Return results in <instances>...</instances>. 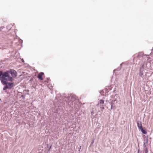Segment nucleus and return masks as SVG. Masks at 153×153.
I'll list each match as a JSON object with an SVG mask.
<instances>
[{
	"label": "nucleus",
	"mask_w": 153,
	"mask_h": 153,
	"mask_svg": "<svg viewBox=\"0 0 153 153\" xmlns=\"http://www.w3.org/2000/svg\"><path fill=\"white\" fill-rule=\"evenodd\" d=\"M67 100L66 101L65 104L68 107L73 106V105L77 101V97L75 95H71L66 97Z\"/></svg>",
	"instance_id": "f257e3e1"
},
{
	"label": "nucleus",
	"mask_w": 153,
	"mask_h": 153,
	"mask_svg": "<svg viewBox=\"0 0 153 153\" xmlns=\"http://www.w3.org/2000/svg\"><path fill=\"white\" fill-rule=\"evenodd\" d=\"M3 81L4 82H2L1 83L3 85H6L3 89L4 91L7 89H10L13 86L14 84L13 82H12V80H10V79L6 77Z\"/></svg>",
	"instance_id": "f03ea898"
},
{
	"label": "nucleus",
	"mask_w": 153,
	"mask_h": 153,
	"mask_svg": "<svg viewBox=\"0 0 153 153\" xmlns=\"http://www.w3.org/2000/svg\"><path fill=\"white\" fill-rule=\"evenodd\" d=\"M5 72V74H6V77L11 80H13V77H16L17 75L16 71L13 69H10Z\"/></svg>",
	"instance_id": "7ed1b4c3"
},
{
	"label": "nucleus",
	"mask_w": 153,
	"mask_h": 153,
	"mask_svg": "<svg viewBox=\"0 0 153 153\" xmlns=\"http://www.w3.org/2000/svg\"><path fill=\"white\" fill-rule=\"evenodd\" d=\"M147 64L145 63L141 64V67H140L139 69V76L141 77H143L144 73L145 72L146 70V71L147 70Z\"/></svg>",
	"instance_id": "20e7f679"
},
{
	"label": "nucleus",
	"mask_w": 153,
	"mask_h": 153,
	"mask_svg": "<svg viewBox=\"0 0 153 153\" xmlns=\"http://www.w3.org/2000/svg\"><path fill=\"white\" fill-rule=\"evenodd\" d=\"M6 74H5V72H3L2 71H0V80L1 83L4 82L3 81L5 79L6 77Z\"/></svg>",
	"instance_id": "39448f33"
},
{
	"label": "nucleus",
	"mask_w": 153,
	"mask_h": 153,
	"mask_svg": "<svg viewBox=\"0 0 153 153\" xmlns=\"http://www.w3.org/2000/svg\"><path fill=\"white\" fill-rule=\"evenodd\" d=\"M137 127L138 128L140 129L143 127L142 125V123L140 121H138L137 122Z\"/></svg>",
	"instance_id": "423d86ee"
},
{
	"label": "nucleus",
	"mask_w": 153,
	"mask_h": 153,
	"mask_svg": "<svg viewBox=\"0 0 153 153\" xmlns=\"http://www.w3.org/2000/svg\"><path fill=\"white\" fill-rule=\"evenodd\" d=\"M142 133L143 134H146L147 133L146 130L145 128H143L142 127L140 129Z\"/></svg>",
	"instance_id": "0eeeda50"
},
{
	"label": "nucleus",
	"mask_w": 153,
	"mask_h": 153,
	"mask_svg": "<svg viewBox=\"0 0 153 153\" xmlns=\"http://www.w3.org/2000/svg\"><path fill=\"white\" fill-rule=\"evenodd\" d=\"M144 55V53L143 52H140L137 56V57L138 58H140L141 57H142L143 55Z\"/></svg>",
	"instance_id": "6e6552de"
},
{
	"label": "nucleus",
	"mask_w": 153,
	"mask_h": 153,
	"mask_svg": "<svg viewBox=\"0 0 153 153\" xmlns=\"http://www.w3.org/2000/svg\"><path fill=\"white\" fill-rule=\"evenodd\" d=\"M13 25L11 24L8 25L6 26V29L7 30H9L11 29Z\"/></svg>",
	"instance_id": "1a4fd4ad"
},
{
	"label": "nucleus",
	"mask_w": 153,
	"mask_h": 153,
	"mask_svg": "<svg viewBox=\"0 0 153 153\" xmlns=\"http://www.w3.org/2000/svg\"><path fill=\"white\" fill-rule=\"evenodd\" d=\"M104 103V101L102 100H99V102L98 104L97 105H98L100 104H102Z\"/></svg>",
	"instance_id": "9d476101"
},
{
	"label": "nucleus",
	"mask_w": 153,
	"mask_h": 153,
	"mask_svg": "<svg viewBox=\"0 0 153 153\" xmlns=\"http://www.w3.org/2000/svg\"><path fill=\"white\" fill-rule=\"evenodd\" d=\"M123 64V63H122L121 64H120V66L118 67L117 69H115L114 71V72L116 71H119L120 70L121 68V65H122Z\"/></svg>",
	"instance_id": "9b49d317"
},
{
	"label": "nucleus",
	"mask_w": 153,
	"mask_h": 153,
	"mask_svg": "<svg viewBox=\"0 0 153 153\" xmlns=\"http://www.w3.org/2000/svg\"><path fill=\"white\" fill-rule=\"evenodd\" d=\"M73 106L74 107V108H75L76 109H77V110L79 109V106L77 104H76V103H75V104H74V105Z\"/></svg>",
	"instance_id": "f8f14e48"
},
{
	"label": "nucleus",
	"mask_w": 153,
	"mask_h": 153,
	"mask_svg": "<svg viewBox=\"0 0 153 153\" xmlns=\"http://www.w3.org/2000/svg\"><path fill=\"white\" fill-rule=\"evenodd\" d=\"M37 77L40 80H42L43 79V78L42 77V75H41L39 74L38 75Z\"/></svg>",
	"instance_id": "ddd939ff"
},
{
	"label": "nucleus",
	"mask_w": 153,
	"mask_h": 153,
	"mask_svg": "<svg viewBox=\"0 0 153 153\" xmlns=\"http://www.w3.org/2000/svg\"><path fill=\"white\" fill-rule=\"evenodd\" d=\"M94 111L93 109L91 111V114L92 116H93V117H91V118L94 117Z\"/></svg>",
	"instance_id": "4468645a"
},
{
	"label": "nucleus",
	"mask_w": 153,
	"mask_h": 153,
	"mask_svg": "<svg viewBox=\"0 0 153 153\" xmlns=\"http://www.w3.org/2000/svg\"><path fill=\"white\" fill-rule=\"evenodd\" d=\"M52 146V145H51L50 146H49V145H48V144H47V147L48 149V152H49L50 149L51 148Z\"/></svg>",
	"instance_id": "2eb2a0df"
},
{
	"label": "nucleus",
	"mask_w": 153,
	"mask_h": 153,
	"mask_svg": "<svg viewBox=\"0 0 153 153\" xmlns=\"http://www.w3.org/2000/svg\"><path fill=\"white\" fill-rule=\"evenodd\" d=\"M144 151L145 152V153H148V149L147 147H146L145 148Z\"/></svg>",
	"instance_id": "dca6fc26"
},
{
	"label": "nucleus",
	"mask_w": 153,
	"mask_h": 153,
	"mask_svg": "<svg viewBox=\"0 0 153 153\" xmlns=\"http://www.w3.org/2000/svg\"><path fill=\"white\" fill-rule=\"evenodd\" d=\"M111 109L113 107H114V105L113 103H111Z\"/></svg>",
	"instance_id": "f3484780"
},
{
	"label": "nucleus",
	"mask_w": 153,
	"mask_h": 153,
	"mask_svg": "<svg viewBox=\"0 0 153 153\" xmlns=\"http://www.w3.org/2000/svg\"><path fill=\"white\" fill-rule=\"evenodd\" d=\"M148 136H147V137H146V142H145L146 144H147L148 143Z\"/></svg>",
	"instance_id": "a211bd4d"
},
{
	"label": "nucleus",
	"mask_w": 153,
	"mask_h": 153,
	"mask_svg": "<svg viewBox=\"0 0 153 153\" xmlns=\"http://www.w3.org/2000/svg\"><path fill=\"white\" fill-rule=\"evenodd\" d=\"M21 97L23 99H25V96H24V95H22L21 96Z\"/></svg>",
	"instance_id": "6ab92c4d"
},
{
	"label": "nucleus",
	"mask_w": 153,
	"mask_h": 153,
	"mask_svg": "<svg viewBox=\"0 0 153 153\" xmlns=\"http://www.w3.org/2000/svg\"><path fill=\"white\" fill-rule=\"evenodd\" d=\"M94 143V140H93L92 142H91V143L90 145V146H91Z\"/></svg>",
	"instance_id": "aec40b11"
},
{
	"label": "nucleus",
	"mask_w": 153,
	"mask_h": 153,
	"mask_svg": "<svg viewBox=\"0 0 153 153\" xmlns=\"http://www.w3.org/2000/svg\"><path fill=\"white\" fill-rule=\"evenodd\" d=\"M145 144H146L145 142H144L143 146L144 148H146V145H145Z\"/></svg>",
	"instance_id": "412c9836"
},
{
	"label": "nucleus",
	"mask_w": 153,
	"mask_h": 153,
	"mask_svg": "<svg viewBox=\"0 0 153 153\" xmlns=\"http://www.w3.org/2000/svg\"><path fill=\"white\" fill-rule=\"evenodd\" d=\"M44 74V73L43 72H41L39 74H40L41 75H42H42Z\"/></svg>",
	"instance_id": "4be33fe9"
},
{
	"label": "nucleus",
	"mask_w": 153,
	"mask_h": 153,
	"mask_svg": "<svg viewBox=\"0 0 153 153\" xmlns=\"http://www.w3.org/2000/svg\"><path fill=\"white\" fill-rule=\"evenodd\" d=\"M81 146H79V150H78L79 152L80 151V149H81Z\"/></svg>",
	"instance_id": "5701e85b"
},
{
	"label": "nucleus",
	"mask_w": 153,
	"mask_h": 153,
	"mask_svg": "<svg viewBox=\"0 0 153 153\" xmlns=\"http://www.w3.org/2000/svg\"><path fill=\"white\" fill-rule=\"evenodd\" d=\"M100 108H101L102 109V110H103V109H104V107L103 106H102L101 107H100Z\"/></svg>",
	"instance_id": "b1692460"
},
{
	"label": "nucleus",
	"mask_w": 153,
	"mask_h": 153,
	"mask_svg": "<svg viewBox=\"0 0 153 153\" xmlns=\"http://www.w3.org/2000/svg\"><path fill=\"white\" fill-rule=\"evenodd\" d=\"M4 28V27H0V29H3Z\"/></svg>",
	"instance_id": "393cba45"
},
{
	"label": "nucleus",
	"mask_w": 153,
	"mask_h": 153,
	"mask_svg": "<svg viewBox=\"0 0 153 153\" xmlns=\"http://www.w3.org/2000/svg\"><path fill=\"white\" fill-rule=\"evenodd\" d=\"M139 151H140V149H139V148L138 149V153H141V152H139Z\"/></svg>",
	"instance_id": "a878e982"
},
{
	"label": "nucleus",
	"mask_w": 153,
	"mask_h": 153,
	"mask_svg": "<svg viewBox=\"0 0 153 153\" xmlns=\"http://www.w3.org/2000/svg\"><path fill=\"white\" fill-rule=\"evenodd\" d=\"M49 79H50V78H47V80H49Z\"/></svg>",
	"instance_id": "bb28decb"
},
{
	"label": "nucleus",
	"mask_w": 153,
	"mask_h": 153,
	"mask_svg": "<svg viewBox=\"0 0 153 153\" xmlns=\"http://www.w3.org/2000/svg\"><path fill=\"white\" fill-rule=\"evenodd\" d=\"M24 59H22V62H24Z\"/></svg>",
	"instance_id": "cd10ccee"
},
{
	"label": "nucleus",
	"mask_w": 153,
	"mask_h": 153,
	"mask_svg": "<svg viewBox=\"0 0 153 153\" xmlns=\"http://www.w3.org/2000/svg\"><path fill=\"white\" fill-rule=\"evenodd\" d=\"M115 101H116V102H117V100H114V102H115Z\"/></svg>",
	"instance_id": "c85d7f7f"
},
{
	"label": "nucleus",
	"mask_w": 153,
	"mask_h": 153,
	"mask_svg": "<svg viewBox=\"0 0 153 153\" xmlns=\"http://www.w3.org/2000/svg\"><path fill=\"white\" fill-rule=\"evenodd\" d=\"M50 89H51V88H52L51 87V88H49Z\"/></svg>",
	"instance_id": "c756f323"
},
{
	"label": "nucleus",
	"mask_w": 153,
	"mask_h": 153,
	"mask_svg": "<svg viewBox=\"0 0 153 153\" xmlns=\"http://www.w3.org/2000/svg\"><path fill=\"white\" fill-rule=\"evenodd\" d=\"M1 100V99H0V101Z\"/></svg>",
	"instance_id": "7c9ffc66"
}]
</instances>
